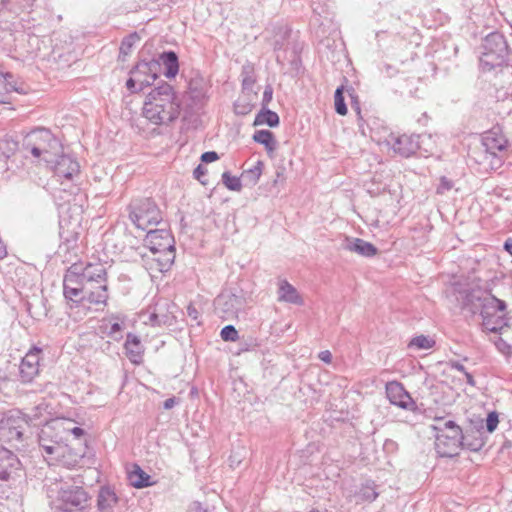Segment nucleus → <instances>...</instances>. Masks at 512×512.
Segmentation results:
<instances>
[{
    "instance_id": "nucleus-45",
    "label": "nucleus",
    "mask_w": 512,
    "mask_h": 512,
    "mask_svg": "<svg viewBox=\"0 0 512 512\" xmlns=\"http://www.w3.org/2000/svg\"><path fill=\"white\" fill-rule=\"evenodd\" d=\"M219 159V155L215 151H207L201 155V161L203 163H212Z\"/></svg>"
},
{
    "instance_id": "nucleus-15",
    "label": "nucleus",
    "mask_w": 512,
    "mask_h": 512,
    "mask_svg": "<svg viewBox=\"0 0 512 512\" xmlns=\"http://www.w3.org/2000/svg\"><path fill=\"white\" fill-rule=\"evenodd\" d=\"M177 306L168 300H160L152 308L150 317L155 321L157 327L173 326L176 322L175 311Z\"/></svg>"
},
{
    "instance_id": "nucleus-30",
    "label": "nucleus",
    "mask_w": 512,
    "mask_h": 512,
    "mask_svg": "<svg viewBox=\"0 0 512 512\" xmlns=\"http://www.w3.org/2000/svg\"><path fill=\"white\" fill-rule=\"evenodd\" d=\"M264 163L261 160H258L255 165L249 169H245L242 172V180L246 185L254 186L258 183L262 173H263Z\"/></svg>"
},
{
    "instance_id": "nucleus-29",
    "label": "nucleus",
    "mask_w": 512,
    "mask_h": 512,
    "mask_svg": "<svg viewBox=\"0 0 512 512\" xmlns=\"http://www.w3.org/2000/svg\"><path fill=\"white\" fill-rule=\"evenodd\" d=\"M241 86L243 90H251L256 83L255 65L246 61L241 68Z\"/></svg>"
},
{
    "instance_id": "nucleus-59",
    "label": "nucleus",
    "mask_w": 512,
    "mask_h": 512,
    "mask_svg": "<svg viewBox=\"0 0 512 512\" xmlns=\"http://www.w3.org/2000/svg\"><path fill=\"white\" fill-rule=\"evenodd\" d=\"M112 332H116V331H119L121 329L120 325L118 323H114L112 325Z\"/></svg>"
},
{
    "instance_id": "nucleus-19",
    "label": "nucleus",
    "mask_w": 512,
    "mask_h": 512,
    "mask_svg": "<svg viewBox=\"0 0 512 512\" xmlns=\"http://www.w3.org/2000/svg\"><path fill=\"white\" fill-rule=\"evenodd\" d=\"M49 166L54 170L58 177L68 180L80 173L79 163L70 156L64 155L63 152L58 158H56L55 162L49 164Z\"/></svg>"
},
{
    "instance_id": "nucleus-1",
    "label": "nucleus",
    "mask_w": 512,
    "mask_h": 512,
    "mask_svg": "<svg viewBox=\"0 0 512 512\" xmlns=\"http://www.w3.org/2000/svg\"><path fill=\"white\" fill-rule=\"evenodd\" d=\"M71 419H56L46 423L39 434V445L48 462L72 469L86 453L85 431L71 427Z\"/></svg>"
},
{
    "instance_id": "nucleus-9",
    "label": "nucleus",
    "mask_w": 512,
    "mask_h": 512,
    "mask_svg": "<svg viewBox=\"0 0 512 512\" xmlns=\"http://www.w3.org/2000/svg\"><path fill=\"white\" fill-rule=\"evenodd\" d=\"M130 220L138 235L135 238L142 237L150 228L156 226L162 220L161 212L151 198H144L138 204L133 206L130 212Z\"/></svg>"
},
{
    "instance_id": "nucleus-28",
    "label": "nucleus",
    "mask_w": 512,
    "mask_h": 512,
    "mask_svg": "<svg viewBox=\"0 0 512 512\" xmlns=\"http://www.w3.org/2000/svg\"><path fill=\"white\" fill-rule=\"evenodd\" d=\"M117 503L115 492L109 487L101 488L98 495V507L101 512H111V509Z\"/></svg>"
},
{
    "instance_id": "nucleus-3",
    "label": "nucleus",
    "mask_w": 512,
    "mask_h": 512,
    "mask_svg": "<svg viewBox=\"0 0 512 512\" xmlns=\"http://www.w3.org/2000/svg\"><path fill=\"white\" fill-rule=\"evenodd\" d=\"M143 236L142 245L130 240V260L139 262L150 273H165L175 260V240L170 230L149 229Z\"/></svg>"
},
{
    "instance_id": "nucleus-48",
    "label": "nucleus",
    "mask_w": 512,
    "mask_h": 512,
    "mask_svg": "<svg viewBox=\"0 0 512 512\" xmlns=\"http://www.w3.org/2000/svg\"><path fill=\"white\" fill-rule=\"evenodd\" d=\"M285 168L284 167H278L276 169V177L273 180V185L276 186L279 182L284 183L285 182Z\"/></svg>"
},
{
    "instance_id": "nucleus-8",
    "label": "nucleus",
    "mask_w": 512,
    "mask_h": 512,
    "mask_svg": "<svg viewBox=\"0 0 512 512\" xmlns=\"http://www.w3.org/2000/svg\"><path fill=\"white\" fill-rule=\"evenodd\" d=\"M437 431L435 448L440 457L452 458L458 455L463 441V431L454 421L448 420L443 425L433 426Z\"/></svg>"
},
{
    "instance_id": "nucleus-5",
    "label": "nucleus",
    "mask_w": 512,
    "mask_h": 512,
    "mask_svg": "<svg viewBox=\"0 0 512 512\" xmlns=\"http://www.w3.org/2000/svg\"><path fill=\"white\" fill-rule=\"evenodd\" d=\"M142 113L151 123L168 124L178 118L180 105L172 85L162 82L146 96Z\"/></svg>"
},
{
    "instance_id": "nucleus-11",
    "label": "nucleus",
    "mask_w": 512,
    "mask_h": 512,
    "mask_svg": "<svg viewBox=\"0 0 512 512\" xmlns=\"http://www.w3.org/2000/svg\"><path fill=\"white\" fill-rule=\"evenodd\" d=\"M27 425L26 415L19 411L10 412L0 421V436L8 443L20 442Z\"/></svg>"
},
{
    "instance_id": "nucleus-7",
    "label": "nucleus",
    "mask_w": 512,
    "mask_h": 512,
    "mask_svg": "<svg viewBox=\"0 0 512 512\" xmlns=\"http://www.w3.org/2000/svg\"><path fill=\"white\" fill-rule=\"evenodd\" d=\"M482 47L480 65L483 71H491L497 67L507 65L509 47L502 33L492 32L488 34L484 38Z\"/></svg>"
},
{
    "instance_id": "nucleus-34",
    "label": "nucleus",
    "mask_w": 512,
    "mask_h": 512,
    "mask_svg": "<svg viewBox=\"0 0 512 512\" xmlns=\"http://www.w3.org/2000/svg\"><path fill=\"white\" fill-rule=\"evenodd\" d=\"M435 345V341L425 335H418L412 338L408 344L409 348H416L418 350L431 349Z\"/></svg>"
},
{
    "instance_id": "nucleus-23",
    "label": "nucleus",
    "mask_w": 512,
    "mask_h": 512,
    "mask_svg": "<svg viewBox=\"0 0 512 512\" xmlns=\"http://www.w3.org/2000/svg\"><path fill=\"white\" fill-rule=\"evenodd\" d=\"M482 145L484 152H501L507 147V141L503 135L495 130L487 131L483 134Z\"/></svg>"
},
{
    "instance_id": "nucleus-32",
    "label": "nucleus",
    "mask_w": 512,
    "mask_h": 512,
    "mask_svg": "<svg viewBox=\"0 0 512 512\" xmlns=\"http://www.w3.org/2000/svg\"><path fill=\"white\" fill-rule=\"evenodd\" d=\"M144 347L140 339L130 333V362L139 365L143 362Z\"/></svg>"
},
{
    "instance_id": "nucleus-20",
    "label": "nucleus",
    "mask_w": 512,
    "mask_h": 512,
    "mask_svg": "<svg viewBox=\"0 0 512 512\" xmlns=\"http://www.w3.org/2000/svg\"><path fill=\"white\" fill-rule=\"evenodd\" d=\"M342 249L354 252L360 256L371 258L375 256L378 252V249L372 243L365 241L361 238L355 237H345L341 244Z\"/></svg>"
},
{
    "instance_id": "nucleus-37",
    "label": "nucleus",
    "mask_w": 512,
    "mask_h": 512,
    "mask_svg": "<svg viewBox=\"0 0 512 512\" xmlns=\"http://www.w3.org/2000/svg\"><path fill=\"white\" fill-rule=\"evenodd\" d=\"M222 182L231 191H240L242 188L241 179L232 176L229 171L222 174Z\"/></svg>"
},
{
    "instance_id": "nucleus-36",
    "label": "nucleus",
    "mask_w": 512,
    "mask_h": 512,
    "mask_svg": "<svg viewBox=\"0 0 512 512\" xmlns=\"http://www.w3.org/2000/svg\"><path fill=\"white\" fill-rule=\"evenodd\" d=\"M343 92H344V87L339 86L336 89L335 94H334L335 111H336V113H338L339 115H342V116L346 115L347 111H348L345 100H344Z\"/></svg>"
},
{
    "instance_id": "nucleus-44",
    "label": "nucleus",
    "mask_w": 512,
    "mask_h": 512,
    "mask_svg": "<svg viewBox=\"0 0 512 512\" xmlns=\"http://www.w3.org/2000/svg\"><path fill=\"white\" fill-rule=\"evenodd\" d=\"M273 97V87L270 84H267L264 88L263 97L261 101L262 107H268Z\"/></svg>"
},
{
    "instance_id": "nucleus-60",
    "label": "nucleus",
    "mask_w": 512,
    "mask_h": 512,
    "mask_svg": "<svg viewBox=\"0 0 512 512\" xmlns=\"http://www.w3.org/2000/svg\"><path fill=\"white\" fill-rule=\"evenodd\" d=\"M511 331H512V328L510 327L509 332H507V334H506V335H507V337H512Z\"/></svg>"
},
{
    "instance_id": "nucleus-57",
    "label": "nucleus",
    "mask_w": 512,
    "mask_h": 512,
    "mask_svg": "<svg viewBox=\"0 0 512 512\" xmlns=\"http://www.w3.org/2000/svg\"><path fill=\"white\" fill-rule=\"evenodd\" d=\"M188 512H207V510L202 508L200 503L196 502L190 507Z\"/></svg>"
},
{
    "instance_id": "nucleus-40",
    "label": "nucleus",
    "mask_w": 512,
    "mask_h": 512,
    "mask_svg": "<svg viewBox=\"0 0 512 512\" xmlns=\"http://www.w3.org/2000/svg\"><path fill=\"white\" fill-rule=\"evenodd\" d=\"M220 336L222 340L235 342L239 339V333L233 325H226L221 329Z\"/></svg>"
},
{
    "instance_id": "nucleus-12",
    "label": "nucleus",
    "mask_w": 512,
    "mask_h": 512,
    "mask_svg": "<svg viewBox=\"0 0 512 512\" xmlns=\"http://www.w3.org/2000/svg\"><path fill=\"white\" fill-rule=\"evenodd\" d=\"M60 501L65 512L82 511L89 505V496L83 488L73 487L61 491Z\"/></svg>"
},
{
    "instance_id": "nucleus-55",
    "label": "nucleus",
    "mask_w": 512,
    "mask_h": 512,
    "mask_svg": "<svg viewBox=\"0 0 512 512\" xmlns=\"http://www.w3.org/2000/svg\"><path fill=\"white\" fill-rule=\"evenodd\" d=\"M503 249L512 256V237L505 240Z\"/></svg>"
},
{
    "instance_id": "nucleus-39",
    "label": "nucleus",
    "mask_w": 512,
    "mask_h": 512,
    "mask_svg": "<svg viewBox=\"0 0 512 512\" xmlns=\"http://www.w3.org/2000/svg\"><path fill=\"white\" fill-rule=\"evenodd\" d=\"M253 107L254 105L249 100L239 98L234 103V112L237 115L245 116L252 111Z\"/></svg>"
},
{
    "instance_id": "nucleus-47",
    "label": "nucleus",
    "mask_w": 512,
    "mask_h": 512,
    "mask_svg": "<svg viewBox=\"0 0 512 512\" xmlns=\"http://www.w3.org/2000/svg\"><path fill=\"white\" fill-rule=\"evenodd\" d=\"M187 315L194 321H196L198 324H200L199 322V318H200V312L198 311V309L195 307L194 304L190 303L188 306H187Z\"/></svg>"
},
{
    "instance_id": "nucleus-14",
    "label": "nucleus",
    "mask_w": 512,
    "mask_h": 512,
    "mask_svg": "<svg viewBox=\"0 0 512 512\" xmlns=\"http://www.w3.org/2000/svg\"><path fill=\"white\" fill-rule=\"evenodd\" d=\"M386 395L391 404L404 410L416 411L417 405L410 394L405 390L402 383L390 381L385 386Z\"/></svg>"
},
{
    "instance_id": "nucleus-25",
    "label": "nucleus",
    "mask_w": 512,
    "mask_h": 512,
    "mask_svg": "<svg viewBox=\"0 0 512 512\" xmlns=\"http://www.w3.org/2000/svg\"><path fill=\"white\" fill-rule=\"evenodd\" d=\"M154 483L151 476L143 471L138 464H133V469L130 470V486L141 489L150 487Z\"/></svg>"
},
{
    "instance_id": "nucleus-54",
    "label": "nucleus",
    "mask_w": 512,
    "mask_h": 512,
    "mask_svg": "<svg viewBox=\"0 0 512 512\" xmlns=\"http://www.w3.org/2000/svg\"><path fill=\"white\" fill-rule=\"evenodd\" d=\"M8 254L7 246L0 237V260L4 259Z\"/></svg>"
},
{
    "instance_id": "nucleus-50",
    "label": "nucleus",
    "mask_w": 512,
    "mask_h": 512,
    "mask_svg": "<svg viewBox=\"0 0 512 512\" xmlns=\"http://www.w3.org/2000/svg\"><path fill=\"white\" fill-rule=\"evenodd\" d=\"M318 358L326 364H330L332 362V354L329 350L321 351Z\"/></svg>"
},
{
    "instance_id": "nucleus-31",
    "label": "nucleus",
    "mask_w": 512,
    "mask_h": 512,
    "mask_svg": "<svg viewBox=\"0 0 512 512\" xmlns=\"http://www.w3.org/2000/svg\"><path fill=\"white\" fill-rule=\"evenodd\" d=\"M376 488L377 485L375 482L368 480L360 486L359 490L356 492V497L363 502H372L378 497Z\"/></svg>"
},
{
    "instance_id": "nucleus-35",
    "label": "nucleus",
    "mask_w": 512,
    "mask_h": 512,
    "mask_svg": "<svg viewBox=\"0 0 512 512\" xmlns=\"http://www.w3.org/2000/svg\"><path fill=\"white\" fill-rule=\"evenodd\" d=\"M290 35L291 29L288 26L279 27L276 31L273 43L274 50H281L285 45V41L290 37Z\"/></svg>"
},
{
    "instance_id": "nucleus-52",
    "label": "nucleus",
    "mask_w": 512,
    "mask_h": 512,
    "mask_svg": "<svg viewBox=\"0 0 512 512\" xmlns=\"http://www.w3.org/2000/svg\"><path fill=\"white\" fill-rule=\"evenodd\" d=\"M178 401V398L174 396L170 397L164 401L163 408L166 410L172 409L178 403Z\"/></svg>"
},
{
    "instance_id": "nucleus-46",
    "label": "nucleus",
    "mask_w": 512,
    "mask_h": 512,
    "mask_svg": "<svg viewBox=\"0 0 512 512\" xmlns=\"http://www.w3.org/2000/svg\"><path fill=\"white\" fill-rule=\"evenodd\" d=\"M207 169L202 165L198 164L197 167L193 171V176L195 179L200 181L202 184H206V181L202 180V176L206 175Z\"/></svg>"
},
{
    "instance_id": "nucleus-13",
    "label": "nucleus",
    "mask_w": 512,
    "mask_h": 512,
    "mask_svg": "<svg viewBox=\"0 0 512 512\" xmlns=\"http://www.w3.org/2000/svg\"><path fill=\"white\" fill-rule=\"evenodd\" d=\"M215 303L219 316L224 320H229L237 317L238 313L244 309L245 299L241 295L227 293L219 295Z\"/></svg>"
},
{
    "instance_id": "nucleus-27",
    "label": "nucleus",
    "mask_w": 512,
    "mask_h": 512,
    "mask_svg": "<svg viewBox=\"0 0 512 512\" xmlns=\"http://www.w3.org/2000/svg\"><path fill=\"white\" fill-rule=\"evenodd\" d=\"M252 138L256 143L262 144L268 153L275 151L277 148V140L274 133L270 130H257L254 132Z\"/></svg>"
},
{
    "instance_id": "nucleus-61",
    "label": "nucleus",
    "mask_w": 512,
    "mask_h": 512,
    "mask_svg": "<svg viewBox=\"0 0 512 512\" xmlns=\"http://www.w3.org/2000/svg\"><path fill=\"white\" fill-rule=\"evenodd\" d=\"M310 512H321V511H319V510H312V511H310Z\"/></svg>"
},
{
    "instance_id": "nucleus-56",
    "label": "nucleus",
    "mask_w": 512,
    "mask_h": 512,
    "mask_svg": "<svg viewBox=\"0 0 512 512\" xmlns=\"http://www.w3.org/2000/svg\"><path fill=\"white\" fill-rule=\"evenodd\" d=\"M463 374H464V376L466 378L467 384L470 385L471 387H475L476 386V382L474 380L473 375L470 372H468V371H466V373H463Z\"/></svg>"
},
{
    "instance_id": "nucleus-53",
    "label": "nucleus",
    "mask_w": 512,
    "mask_h": 512,
    "mask_svg": "<svg viewBox=\"0 0 512 512\" xmlns=\"http://www.w3.org/2000/svg\"><path fill=\"white\" fill-rule=\"evenodd\" d=\"M351 108L356 112L359 119H362L360 103L357 98L352 97Z\"/></svg>"
},
{
    "instance_id": "nucleus-58",
    "label": "nucleus",
    "mask_w": 512,
    "mask_h": 512,
    "mask_svg": "<svg viewBox=\"0 0 512 512\" xmlns=\"http://www.w3.org/2000/svg\"><path fill=\"white\" fill-rule=\"evenodd\" d=\"M140 39L141 37L138 32L130 33V48L134 43L138 42Z\"/></svg>"
},
{
    "instance_id": "nucleus-24",
    "label": "nucleus",
    "mask_w": 512,
    "mask_h": 512,
    "mask_svg": "<svg viewBox=\"0 0 512 512\" xmlns=\"http://www.w3.org/2000/svg\"><path fill=\"white\" fill-rule=\"evenodd\" d=\"M161 64L164 67V75L174 78L179 71L178 56L174 51H166L160 55Z\"/></svg>"
},
{
    "instance_id": "nucleus-42",
    "label": "nucleus",
    "mask_w": 512,
    "mask_h": 512,
    "mask_svg": "<svg viewBox=\"0 0 512 512\" xmlns=\"http://www.w3.org/2000/svg\"><path fill=\"white\" fill-rule=\"evenodd\" d=\"M152 308L153 307H150L146 311H141L137 315V320L136 321H140L141 323H143L145 325H151L152 327H157L156 323H154L155 321L150 317L151 312H152Z\"/></svg>"
},
{
    "instance_id": "nucleus-2",
    "label": "nucleus",
    "mask_w": 512,
    "mask_h": 512,
    "mask_svg": "<svg viewBox=\"0 0 512 512\" xmlns=\"http://www.w3.org/2000/svg\"><path fill=\"white\" fill-rule=\"evenodd\" d=\"M67 300L83 304L87 309L102 310L108 300L107 274L101 263L72 264L63 280Z\"/></svg>"
},
{
    "instance_id": "nucleus-38",
    "label": "nucleus",
    "mask_w": 512,
    "mask_h": 512,
    "mask_svg": "<svg viewBox=\"0 0 512 512\" xmlns=\"http://www.w3.org/2000/svg\"><path fill=\"white\" fill-rule=\"evenodd\" d=\"M483 161L491 170H497L503 165V159L497 152H484Z\"/></svg>"
},
{
    "instance_id": "nucleus-41",
    "label": "nucleus",
    "mask_w": 512,
    "mask_h": 512,
    "mask_svg": "<svg viewBox=\"0 0 512 512\" xmlns=\"http://www.w3.org/2000/svg\"><path fill=\"white\" fill-rule=\"evenodd\" d=\"M498 423H499L498 413L496 411L489 412L486 417V421H485L486 430L489 433L494 432L498 426Z\"/></svg>"
},
{
    "instance_id": "nucleus-49",
    "label": "nucleus",
    "mask_w": 512,
    "mask_h": 512,
    "mask_svg": "<svg viewBox=\"0 0 512 512\" xmlns=\"http://www.w3.org/2000/svg\"><path fill=\"white\" fill-rule=\"evenodd\" d=\"M448 365H449V367L451 369L457 370V371L462 372V373H466V371H467L465 366L462 363H460L459 361H456V360H450Z\"/></svg>"
},
{
    "instance_id": "nucleus-10",
    "label": "nucleus",
    "mask_w": 512,
    "mask_h": 512,
    "mask_svg": "<svg viewBox=\"0 0 512 512\" xmlns=\"http://www.w3.org/2000/svg\"><path fill=\"white\" fill-rule=\"evenodd\" d=\"M159 63L142 61L130 69V94L144 91L158 78Z\"/></svg>"
},
{
    "instance_id": "nucleus-17",
    "label": "nucleus",
    "mask_w": 512,
    "mask_h": 512,
    "mask_svg": "<svg viewBox=\"0 0 512 512\" xmlns=\"http://www.w3.org/2000/svg\"><path fill=\"white\" fill-rule=\"evenodd\" d=\"M419 135H400L392 136L390 145L393 151L402 157L408 158L415 154L420 148Z\"/></svg>"
},
{
    "instance_id": "nucleus-43",
    "label": "nucleus",
    "mask_w": 512,
    "mask_h": 512,
    "mask_svg": "<svg viewBox=\"0 0 512 512\" xmlns=\"http://www.w3.org/2000/svg\"><path fill=\"white\" fill-rule=\"evenodd\" d=\"M453 188V181L448 179L446 176L440 178V183L436 189L437 194H444L445 192Z\"/></svg>"
},
{
    "instance_id": "nucleus-22",
    "label": "nucleus",
    "mask_w": 512,
    "mask_h": 512,
    "mask_svg": "<svg viewBox=\"0 0 512 512\" xmlns=\"http://www.w3.org/2000/svg\"><path fill=\"white\" fill-rule=\"evenodd\" d=\"M278 301L302 306L304 300L297 289L287 280H280L278 287Z\"/></svg>"
},
{
    "instance_id": "nucleus-18",
    "label": "nucleus",
    "mask_w": 512,
    "mask_h": 512,
    "mask_svg": "<svg viewBox=\"0 0 512 512\" xmlns=\"http://www.w3.org/2000/svg\"><path fill=\"white\" fill-rule=\"evenodd\" d=\"M209 82L200 74L190 78L188 82V94L195 105L204 104L208 98Z\"/></svg>"
},
{
    "instance_id": "nucleus-4",
    "label": "nucleus",
    "mask_w": 512,
    "mask_h": 512,
    "mask_svg": "<svg viewBox=\"0 0 512 512\" xmlns=\"http://www.w3.org/2000/svg\"><path fill=\"white\" fill-rule=\"evenodd\" d=\"M461 309L473 315L479 312L485 331L496 333L510 326L506 302L480 289L462 292Z\"/></svg>"
},
{
    "instance_id": "nucleus-26",
    "label": "nucleus",
    "mask_w": 512,
    "mask_h": 512,
    "mask_svg": "<svg viewBox=\"0 0 512 512\" xmlns=\"http://www.w3.org/2000/svg\"><path fill=\"white\" fill-rule=\"evenodd\" d=\"M280 123L278 114L268 107H262L261 110L256 114L253 125H268L269 127H277Z\"/></svg>"
},
{
    "instance_id": "nucleus-33",
    "label": "nucleus",
    "mask_w": 512,
    "mask_h": 512,
    "mask_svg": "<svg viewBox=\"0 0 512 512\" xmlns=\"http://www.w3.org/2000/svg\"><path fill=\"white\" fill-rule=\"evenodd\" d=\"M463 438L464 439L461 443V448L476 452L481 450V448L484 446L483 439L480 436L471 435L469 431L463 432Z\"/></svg>"
},
{
    "instance_id": "nucleus-6",
    "label": "nucleus",
    "mask_w": 512,
    "mask_h": 512,
    "mask_svg": "<svg viewBox=\"0 0 512 512\" xmlns=\"http://www.w3.org/2000/svg\"><path fill=\"white\" fill-rule=\"evenodd\" d=\"M24 148L33 157L52 164L62 153V145L47 129L39 128L28 133L24 138Z\"/></svg>"
},
{
    "instance_id": "nucleus-16",
    "label": "nucleus",
    "mask_w": 512,
    "mask_h": 512,
    "mask_svg": "<svg viewBox=\"0 0 512 512\" xmlns=\"http://www.w3.org/2000/svg\"><path fill=\"white\" fill-rule=\"evenodd\" d=\"M41 352L40 348L33 347L23 357L20 364V376L23 382H31L39 374Z\"/></svg>"
},
{
    "instance_id": "nucleus-21",
    "label": "nucleus",
    "mask_w": 512,
    "mask_h": 512,
    "mask_svg": "<svg viewBox=\"0 0 512 512\" xmlns=\"http://www.w3.org/2000/svg\"><path fill=\"white\" fill-rule=\"evenodd\" d=\"M15 93H25L23 85H17V81L12 74L0 75V103H12Z\"/></svg>"
},
{
    "instance_id": "nucleus-51",
    "label": "nucleus",
    "mask_w": 512,
    "mask_h": 512,
    "mask_svg": "<svg viewBox=\"0 0 512 512\" xmlns=\"http://www.w3.org/2000/svg\"><path fill=\"white\" fill-rule=\"evenodd\" d=\"M229 462H230V466H231L232 468H235V467H238V466L241 464V462H242V458H241V457H239V456L237 455V453H233V454H231V455L229 456Z\"/></svg>"
}]
</instances>
